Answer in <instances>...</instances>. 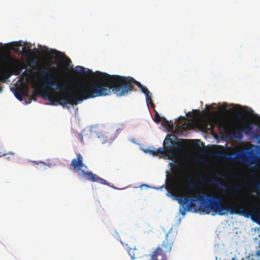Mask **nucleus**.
<instances>
[{"mask_svg": "<svg viewBox=\"0 0 260 260\" xmlns=\"http://www.w3.org/2000/svg\"><path fill=\"white\" fill-rule=\"evenodd\" d=\"M100 80L104 82L105 85H96V87L99 88L94 92L93 96H106L110 94L112 91L117 96H125L133 90L134 83L138 86L145 96L151 93L147 87L131 77L110 75L105 73L104 76L101 77Z\"/></svg>", "mask_w": 260, "mask_h": 260, "instance_id": "3", "label": "nucleus"}, {"mask_svg": "<svg viewBox=\"0 0 260 260\" xmlns=\"http://www.w3.org/2000/svg\"><path fill=\"white\" fill-rule=\"evenodd\" d=\"M25 92L22 89H17L15 92L16 98L19 101H22L23 96L25 95Z\"/></svg>", "mask_w": 260, "mask_h": 260, "instance_id": "15", "label": "nucleus"}, {"mask_svg": "<svg viewBox=\"0 0 260 260\" xmlns=\"http://www.w3.org/2000/svg\"><path fill=\"white\" fill-rule=\"evenodd\" d=\"M56 70V68L55 66H53L51 68H42L38 73V77L40 79L46 78L49 76H52V71Z\"/></svg>", "mask_w": 260, "mask_h": 260, "instance_id": "10", "label": "nucleus"}, {"mask_svg": "<svg viewBox=\"0 0 260 260\" xmlns=\"http://www.w3.org/2000/svg\"><path fill=\"white\" fill-rule=\"evenodd\" d=\"M50 53L52 55H55V60L57 61L63 62L66 60L67 62L71 61L70 59L67 56H63L61 52L55 49H50Z\"/></svg>", "mask_w": 260, "mask_h": 260, "instance_id": "12", "label": "nucleus"}, {"mask_svg": "<svg viewBox=\"0 0 260 260\" xmlns=\"http://www.w3.org/2000/svg\"><path fill=\"white\" fill-rule=\"evenodd\" d=\"M5 68L6 70L3 74L4 81L13 75H19L25 68V64L22 60L10 56L5 60Z\"/></svg>", "mask_w": 260, "mask_h": 260, "instance_id": "6", "label": "nucleus"}, {"mask_svg": "<svg viewBox=\"0 0 260 260\" xmlns=\"http://www.w3.org/2000/svg\"><path fill=\"white\" fill-rule=\"evenodd\" d=\"M187 124H187L186 122H184V123H183V126H185V125H187Z\"/></svg>", "mask_w": 260, "mask_h": 260, "instance_id": "34", "label": "nucleus"}, {"mask_svg": "<svg viewBox=\"0 0 260 260\" xmlns=\"http://www.w3.org/2000/svg\"><path fill=\"white\" fill-rule=\"evenodd\" d=\"M253 191L255 192L258 196L260 197V183H258L254 185Z\"/></svg>", "mask_w": 260, "mask_h": 260, "instance_id": "20", "label": "nucleus"}, {"mask_svg": "<svg viewBox=\"0 0 260 260\" xmlns=\"http://www.w3.org/2000/svg\"><path fill=\"white\" fill-rule=\"evenodd\" d=\"M199 178H200V181L204 183H205L206 181H205V179L204 178V177L202 175H200V176H199Z\"/></svg>", "mask_w": 260, "mask_h": 260, "instance_id": "28", "label": "nucleus"}, {"mask_svg": "<svg viewBox=\"0 0 260 260\" xmlns=\"http://www.w3.org/2000/svg\"><path fill=\"white\" fill-rule=\"evenodd\" d=\"M30 102H31V101L29 100L28 102H26V103H28V104H29V103H30Z\"/></svg>", "mask_w": 260, "mask_h": 260, "instance_id": "35", "label": "nucleus"}, {"mask_svg": "<svg viewBox=\"0 0 260 260\" xmlns=\"http://www.w3.org/2000/svg\"><path fill=\"white\" fill-rule=\"evenodd\" d=\"M22 55L28 56L30 61L32 63L37 62V59L29 46H25L22 48Z\"/></svg>", "mask_w": 260, "mask_h": 260, "instance_id": "11", "label": "nucleus"}, {"mask_svg": "<svg viewBox=\"0 0 260 260\" xmlns=\"http://www.w3.org/2000/svg\"><path fill=\"white\" fill-rule=\"evenodd\" d=\"M166 187L168 190L170 192V178L167 179V184H166Z\"/></svg>", "mask_w": 260, "mask_h": 260, "instance_id": "26", "label": "nucleus"}, {"mask_svg": "<svg viewBox=\"0 0 260 260\" xmlns=\"http://www.w3.org/2000/svg\"><path fill=\"white\" fill-rule=\"evenodd\" d=\"M209 181L211 183H215L217 185H220L221 186H225V185L224 183H223L220 180H219V179L216 178H214V177H212L211 178H210L209 179Z\"/></svg>", "mask_w": 260, "mask_h": 260, "instance_id": "17", "label": "nucleus"}, {"mask_svg": "<svg viewBox=\"0 0 260 260\" xmlns=\"http://www.w3.org/2000/svg\"><path fill=\"white\" fill-rule=\"evenodd\" d=\"M195 146L196 147H197L198 148H200V146L199 145L197 144H195Z\"/></svg>", "mask_w": 260, "mask_h": 260, "instance_id": "32", "label": "nucleus"}, {"mask_svg": "<svg viewBox=\"0 0 260 260\" xmlns=\"http://www.w3.org/2000/svg\"><path fill=\"white\" fill-rule=\"evenodd\" d=\"M219 155L220 156H223L224 154L221 153H220Z\"/></svg>", "mask_w": 260, "mask_h": 260, "instance_id": "33", "label": "nucleus"}, {"mask_svg": "<svg viewBox=\"0 0 260 260\" xmlns=\"http://www.w3.org/2000/svg\"><path fill=\"white\" fill-rule=\"evenodd\" d=\"M184 141H188V140H184ZM189 141H194V142H200L202 145H203V143L201 142L200 140H189Z\"/></svg>", "mask_w": 260, "mask_h": 260, "instance_id": "29", "label": "nucleus"}, {"mask_svg": "<svg viewBox=\"0 0 260 260\" xmlns=\"http://www.w3.org/2000/svg\"><path fill=\"white\" fill-rule=\"evenodd\" d=\"M154 120L156 122H159L161 121V117L157 112H156L155 114Z\"/></svg>", "mask_w": 260, "mask_h": 260, "instance_id": "25", "label": "nucleus"}, {"mask_svg": "<svg viewBox=\"0 0 260 260\" xmlns=\"http://www.w3.org/2000/svg\"><path fill=\"white\" fill-rule=\"evenodd\" d=\"M152 93H150L149 95H147V96H146V100L147 102V104L148 105L150 104L151 105L152 107H154V104L153 103L152 99Z\"/></svg>", "mask_w": 260, "mask_h": 260, "instance_id": "19", "label": "nucleus"}, {"mask_svg": "<svg viewBox=\"0 0 260 260\" xmlns=\"http://www.w3.org/2000/svg\"><path fill=\"white\" fill-rule=\"evenodd\" d=\"M183 169V166L182 164L180 163H177L174 165L173 167V171L176 172V173H179L182 171Z\"/></svg>", "mask_w": 260, "mask_h": 260, "instance_id": "16", "label": "nucleus"}, {"mask_svg": "<svg viewBox=\"0 0 260 260\" xmlns=\"http://www.w3.org/2000/svg\"><path fill=\"white\" fill-rule=\"evenodd\" d=\"M135 248H129V249L127 250L128 254L131 256V257L134 259L136 258V254H135Z\"/></svg>", "mask_w": 260, "mask_h": 260, "instance_id": "22", "label": "nucleus"}, {"mask_svg": "<svg viewBox=\"0 0 260 260\" xmlns=\"http://www.w3.org/2000/svg\"><path fill=\"white\" fill-rule=\"evenodd\" d=\"M253 123L251 122L246 123L242 127L237 126L233 128V132L231 131L232 125L227 123H221L220 127L223 132L229 135L232 138H234L240 140L243 138V134L250 135L252 134Z\"/></svg>", "mask_w": 260, "mask_h": 260, "instance_id": "7", "label": "nucleus"}, {"mask_svg": "<svg viewBox=\"0 0 260 260\" xmlns=\"http://www.w3.org/2000/svg\"><path fill=\"white\" fill-rule=\"evenodd\" d=\"M243 186L241 185H234L231 186L230 189L229 191L231 194H232V197L230 198V199H233L234 197L236 196L239 190H240L242 188Z\"/></svg>", "mask_w": 260, "mask_h": 260, "instance_id": "14", "label": "nucleus"}, {"mask_svg": "<svg viewBox=\"0 0 260 260\" xmlns=\"http://www.w3.org/2000/svg\"><path fill=\"white\" fill-rule=\"evenodd\" d=\"M97 72H100L96 71L95 73H93L91 70L88 69L87 71H85V72L83 74H85L86 75H92L93 76V78L91 81H89V82H91L95 78L96 73Z\"/></svg>", "mask_w": 260, "mask_h": 260, "instance_id": "18", "label": "nucleus"}, {"mask_svg": "<svg viewBox=\"0 0 260 260\" xmlns=\"http://www.w3.org/2000/svg\"><path fill=\"white\" fill-rule=\"evenodd\" d=\"M239 157L241 159L243 162H248V159L246 156L244 154H241L239 155Z\"/></svg>", "mask_w": 260, "mask_h": 260, "instance_id": "23", "label": "nucleus"}, {"mask_svg": "<svg viewBox=\"0 0 260 260\" xmlns=\"http://www.w3.org/2000/svg\"><path fill=\"white\" fill-rule=\"evenodd\" d=\"M186 181L188 183L187 186V189L188 191L191 192L192 194L193 192L197 191L199 186L198 183L193 179V178L190 176H187L185 177Z\"/></svg>", "mask_w": 260, "mask_h": 260, "instance_id": "9", "label": "nucleus"}, {"mask_svg": "<svg viewBox=\"0 0 260 260\" xmlns=\"http://www.w3.org/2000/svg\"><path fill=\"white\" fill-rule=\"evenodd\" d=\"M76 156V158L72 159L70 166L77 172L81 177L91 182H98L103 185L110 186L109 183L106 180L100 177L98 175L93 174L91 172L82 170V168L84 167L86 168L87 167L83 163V157L81 154L77 153Z\"/></svg>", "mask_w": 260, "mask_h": 260, "instance_id": "4", "label": "nucleus"}, {"mask_svg": "<svg viewBox=\"0 0 260 260\" xmlns=\"http://www.w3.org/2000/svg\"><path fill=\"white\" fill-rule=\"evenodd\" d=\"M105 73L97 72L95 78L92 81L87 82L79 86L77 92H75L74 90L72 82L67 80L61 84L58 82L56 89L58 90V92H51L50 90L42 88L41 90V94L53 105H60L63 107L68 104L77 105L83 99L103 96L104 95L93 96V93L99 88L96 87V85H105V83L100 80L101 77H103Z\"/></svg>", "mask_w": 260, "mask_h": 260, "instance_id": "2", "label": "nucleus"}, {"mask_svg": "<svg viewBox=\"0 0 260 260\" xmlns=\"http://www.w3.org/2000/svg\"><path fill=\"white\" fill-rule=\"evenodd\" d=\"M162 124L164 127H169L170 126L168 120H167L165 118L162 120Z\"/></svg>", "mask_w": 260, "mask_h": 260, "instance_id": "24", "label": "nucleus"}, {"mask_svg": "<svg viewBox=\"0 0 260 260\" xmlns=\"http://www.w3.org/2000/svg\"><path fill=\"white\" fill-rule=\"evenodd\" d=\"M176 234L169 232L166 236V239L153 250L150 254L151 258L149 260H167V255L172 249V246L175 241Z\"/></svg>", "mask_w": 260, "mask_h": 260, "instance_id": "5", "label": "nucleus"}, {"mask_svg": "<svg viewBox=\"0 0 260 260\" xmlns=\"http://www.w3.org/2000/svg\"><path fill=\"white\" fill-rule=\"evenodd\" d=\"M196 202L199 203L198 210L207 214L212 211L219 215H225L229 212L232 215L238 214L247 218L258 216L254 209L251 208L249 210L247 207L242 206V202L233 206H230L228 204H223V200L220 197L209 194L206 192L193 195L190 198L184 197L179 199V203L184 208V210L181 211V214L184 215L186 211H190L192 209L197 211Z\"/></svg>", "mask_w": 260, "mask_h": 260, "instance_id": "1", "label": "nucleus"}, {"mask_svg": "<svg viewBox=\"0 0 260 260\" xmlns=\"http://www.w3.org/2000/svg\"><path fill=\"white\" fill-rule=\"evenodd\" d=\"M177 144L171 138L170 135H168L163 143V147L158 148L155 151H151L153 155H157L158 153L163 154L165 152L170 153L173 151V145Z\"/></svg>", "mask_w": 260, "mask_h": 260, "instance_id": "8", "label": "nucleus"}, {"mask_svg": "<svg viewBox=\"0 0 260 260\" xmlns=\"http://www.w3.org/2000/svg\"><path fill=\"white\" fill-rule=\"evenodd\" d=\"M75 72L78 74H84L85 68L82 66H77L75 68Z\"/></svg>", "mask_w": 260, "mask_h": 260, "instance_id": "21", "label": "nucleus"}, {"mask_svg": "<svg viewBox=\"0 0 260 260\" xmlns=\"http://www.w3.org/2000/svg\"><path fill=\"white\" fill-rule=\"evenodd\" d=\"M193 111L194 112H196V113H199L200 112V110H193Z\"/></svg>", "mask_w": 260, "mask_h": 260, "instance_id": "31", "label": "nucleus"}, {"mask_svg": "<svg viewBox=\"0 0 260 260\" xmlns=\"http://www.w3.org/2000/svg\"><path fill=\"white\" fill-rule=\"evenodd\" d=\"M236 117L239 119H242L243 118V116L242 114H241L240 113H238L236 114Z\"/></svg>", "mask_w": 260, "mask_h": 260, "instance_id": "27", "label": "nucleus"}, {"mask_svg": "<svg viewBox=\"0 0 260 260\" xmlns=\"http://www.w3.org/2000/svg\"><path fill=\"white\" fill-rule=\"evenodd\" d=\"M40 80L43 82L46 87H51L52 86H54L56 88L58 82L55 81L52 76Z\"/></svg>", "mask_w": 260, "mask_h": 260, "instance_id": "13", "label": "nucleus"}, {"mask_svg": "<svg viewBox=\"0 0 260 260\" xmlns=\"http://www.w3.org/2000/svg\"><path fill=\"white\" fill-rule=\"evenodd\" d=\"M206 110L208 111V112H210V110H211V107L209 105H206Z\"/></svg>", "mask_w": 260, "mask_h": 260, "instance_id": "30", "label": "nucleus"}]
</instances>
